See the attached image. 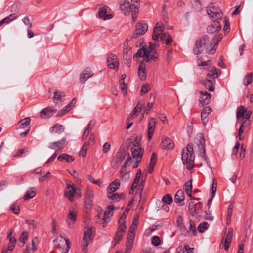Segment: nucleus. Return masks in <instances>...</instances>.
<instances>
[{
    "instance_id": "obj_1",
    "label": "nucleus",
    "mask_w": 253,
    "mask_h": 253,
    "mask_svg": "<svg viewBox=\"0 0 253 253\" xmlns=\"http://www.w3.org/2000/svg\"><path fill=\"white\" fill-rule=\"evenodd\" d=\"M222 37V34H216L211 40L208 35L199 38L193 50L194 53L197 55L206 50L209 54H213Z\"/></svg>"
},
{
    "instance_id": "obj_2",
    "label": "nucleus",
    "mask_w": 253,
    "mask_h": 253,
    "mask_svg": "<svg viewBox=\"0 0 253 253\" xmlns=\"http://www.w3.org/2000/svg\"><path fill=\"white\" fill-rule=\"evenodd\" d=\"M128 147L126 148L121 147L116 153L115 156L111 162V166L114 169H117L121 162L126 158L124 164L121 167L122 169H125L128 166L129 163H131V158L129 153L127 152Z\"/></svg>"
},
{
    "instance_id": "obj_3",
    "label": "nucleus",
    "mask_w": 253,
    "mask_h": 253,
    "mask_svg": "<svg viewBox=\"0 0 253 253\" xmlns=\"http://www.w3.org/2000/svg\"><path fill=\"white\" fill-rule=\"evenodd\" d=\"M251 115V111L247 110L243 106H240L237 109L236 116L238 120L244 119L245 121L241 124L238 131V135L237 138H239V141L244 140V137L242 136L243 133V128L244 127H248L249 123L246 122L247 120H249Z\"/></svg>"
},
{
    "instance_id": "obj_4",
    "label": "nucleus",
    "mask_w": 253,
    "mask_h": 253,
    "mask_svg": "<svg viewBox=\"0 0 253 253\" xmlns=\"http://www.w3.org/2000/svg\"><path fill=\"white\" fill-rule=\"evenodd\" d=\"M192 144L193 143H188L186 148H184L182 152V160L189 170L192 169L194 165L195 155Z\"/></svg>"
},
{
    "instance_id": "obj_5",
    "label": "nucleus",
    "mask_w": 253,
    "mask_h": 253,
    "mask_svg": "<svg viewBox=\"0 0 253 253\" xmlns=\"http://www.w3.org/2000/svg\"><path fill=\"white\" fill-rule=\"evenodd\" d=\"M94 229L93 227H89L84 230L81 241V249L84 253L87 252V247L94 238Z\"/></svg>"
},
{
    "instance_id": "obj_6",
    "label": "nucleus",
    "mask_w": 253,
    "mask_h": 253,
    "mask_svg": "<svg viewBox=\"0 0 253 253\" xmlns=\"http://www.w3.org/2000/svg\"><path fill=\"white\" fill-rule=\"evenodd\" d=\"M53 242L56 244V247L61 253H68L71 247V243L68 238L62 237L54 240Z\"/></svg>"
},
{
    "instance_id": "obj_7",
    "label": "nucleus",
    "mask_w": 253,
    "mask_h": 253,
    "mask_svg": "<svg viewBox=\"0 0 253 253\" xmlns=\"http://www.w3.org/2000/svg\"><path fill=\"white\" fill-rule=\"evenodd\" d=\"M120 10L125 15H129L131 12H138V5L135 3L130 4L128 0H122L120 3Z\"/></svg>"
},
{
    "instance_id": "obj_8",
    "label": "nucleus",
    "mask_w": 253,
    "mask_h": 253,
    "mask_svg": "<svg viewBox=\"0 0 253 253\" xmlns=\"http://www.w3.org/2000/svg\"><path fill=\"white\" fill-rule=\"evenodd\" d=\"M207 12L211 18H215V20H221L223 13L218 7L211 4L207 7Z\"/></svg>"
},
{
    "instance_id": "obj_9",
    "label": "nucleus",
    "mask_w": 253,
    "mask_h": 253,
    "mask_svg": "<svg viewBox=\"0 0 253 253\" xmlns=\"http://www.w3.org/2000/svg\"><path fill=\"white\" fill-rule=\"evenodd\" d=\"M131 151L134 159L141 161L143 154V150L142 149L140 143H133L131 148Z\"/></svg>"
},
{
    "instance_id": "obj_10",
    "label": "nucleus",
    "mask_w": 253,
    "mask_h": 253,
    "mask_svg": "<svg viewBox=\"0 0 253 253\" xmlns=\"http://www.w3.org/2000/svg\"><path fill=\"white\" fill-rule=\"evenodd\" d=\"M148 30V25L144 22H139L136 25V29L132 35L133 38H137L143 35Z\"/></svg>"
},
{
    "instance_id": "obj_11",
    "label": "nucleus",
    "mask_w": 253,
    "mask_h": 253,
    "mask_svg": "<svg viewBox=\"0 0 253 253\" xmlns=\"http://www.w3.org/2000/svg\"><path fill=\"white\" fill-rule=\"evenodd\" d=\"M202 207L201 202L195 204L193 202H191L189 204L188 212L191 216H194L201 212Z\"/></svg>"
},
{
    "instance_id": "obj_12",
    "label": "nucleus",
    "mask_w": 253,
    "mask_h": 253,
    "mask_svg": "<svg viewBox=\"0 0 253 253\" xmlns=\"http://www.w3.org/2000/svg\"><path fill=\"white\" fill-rule=\"evenodd\" d=\"M57 109L52 106H48L41 110L40 117L42 119H47L53 116Z\"/></svg>"
},
{
    "instance_id": "obj_13",
    "label": "nucleus",
    "mask_w": 253,
    "mask_h": 253,
    "mask_svg": "<svg viewBox=\"0 0 253 253\" xmlns=\"http://www.w3.org/2000/svg\"><path fill=\"white\" fill-rule=\"evenodd\" d=\"M205 143H193L192 147L194 148V153H197L200 156L207 160L205 155Z\"/></svg>"
},
{
    "instance_id": "obj_14",
    "label": "nucleus",
    "mask_w": 253,
    "mask_h": 253,
    "mask_svg": "<svg viewBox=\"0 0 253 253\" xmlns=\"http://www.w3.org/2000/svg\"><path fill=\"white\" fill-rule=\"evenodd\" d=\"M93 198V192L91 190L87 189L86 192L84 207L86 209L91 208Z\"/></svg>"
},
{
    "instance_id": "obj_15",
    "label": "nucleus",
    "mask_w": 253,
    "mask_h": 253,
    "mask_svg": "<svg viewBox=\"0 0 253 253\" xmlns=\"http://www.w3.org/2000/svg\"><path fill=\"white\" fill-rule=\"evenodd\" d=\"M156 120L154 118H150L148 124L147 140L150 141L153 135L156 126Z\"/></svg>"
},
{
    "instance_id": "obj_16",
    "label": "nucleus",
    "mask_w": 253,
    "mask_h": 253,
    "mask_svg": "<svg viewBox=\"0 0 253 253\" xmlns=\"http://www.w3.org/2000/svg\"><path fill=\"white\" fill-rule=\"evenodd\" d=\"M77 211L74 210H70L69 213L67 216L66 222L68 224V226L70 228H72L76 220V216Z\"/></svg>"
},
{
    "instance_id": "obj_17",
    "label": "nucleus",
    "mask_w": 253,
    "mask_h": 253,
    "mask_svg": "<svg viewBox=\"0 0 253 253\" xmlns=\"http://www.w3.org/2000/svg\"><path fill=\"white\" fill-rule=\"evenodd\" d=\"M219 20H213L212 23L208 26L207 30L209 33H213L221 29V26Z\"/></svg>"
},
{
    "instance_id": "obj_18",
    "label": "nucleus",
    "mask_w": 253,
    "mask_h": 253,
    "mask_svg": "<svg viewBox=\"0 0 253 253\" xmlns=\"http://www.w3.org/2000/svg\"><path fill=\"white\" fill-rule=\"evenodd\" d=\"M108 66L109 68L114 69L118 68L119 61L116 55L111 54L109 55L107 59Z\"/></svg>"
},
{
    "instance_id": "obj_19",
    "label": "nucleus",
    "mask_w": 253,
    "mask_h": 253,
    "mask_svg": "<svg viewBox=\"0 0 253 253\" xmlns=\"http://www.w3.org/2000/svg\"><path fill=\"white\" fill-rule=\"evenodd\" d=\"M93 75V73L89 68H86L80 74V81L81 83L84 84L87 79L91 77Z\"/></svg>"
},
{
    "instance_id": "obj_20",
    "label": "nucleus",
    "mask_w": 253,
    "mask_h": 253,
    "mask_svg": "<svg viewBox=\"0 0 253 253\" xmlns=\"http://www.w3.org/2000/svg\"><path fill=\"white\" fill-rule=\"evenodd\" d=\"M163 24L161 22H157L154 28V31L152 35V39L155 41H158L159 36L163 31Z\"/></svg>"
},
{
    "instance_id": "obj_21",
    "label": "nucleus",
    "mask_w": 253,
    "mask_h": 253,
    "mask_svg": "<svg viewBox=\"0 0 253 253\" xmlns=\"http://www.w3.org/2000/svg\"><path fill=\"white\" fill-rule=\"evenodd\" d=\"M184 194L182 190H178L174 196V202L179 206H183L185 204Z\"/></svg>"
},
{
    "instance_id": "obj_22",
    "label": "nucleus",
    "mask_w": 253,
    "mask_h": 253,
    "mask_svg": "<svg viewBox=\"0 0 253 253\" xmlns=\"http://www.w3.org/2000/svg\"><path fill=\"white\" fill-rule=\"evenodd\" d=\"M201 96L199 99V102L202 106L208 104L211 99V94L208 93L206 91H201Z\"/></svg>"
},
{
    "instance_id": "obj_23",
    "label": "nucleus",
    "mask_w": 253,
    "mask_h": 253,
    "mask_svg": "<svg viewBox=\"0 0 253 253\" xmlns=\"http://www.w3.org/2000/svg\"><path fill=\"white\" fill-rule=\"evenodd\" d=\"M215 80L213 79H209L208 80H204L201 82V84L210 91H213L214 90V83Z\"/></svg>"
},
{
    "instance_id": "obj_24",
    "label": "nucleus",
    "mask_w": 253,
    "mask_h": 253,
    "mask_svg": "<svg viewBox=\"0 0 253 253\" xmlns=\"http://www.w3.org/2000/svg\"><path fill=\"white\" fill-rule=\"evenodd\" d=\"M75 188L76 187L73 185H71L69 183L67 184V188L65 191L64 195L71 201H72L73 199Z\"/></svg>"
},
{
    "instance_id": "obj_25",
    "label": "nucleus",
    "mask_w": 253,
    "mask_h": 253,
    "mask_svg": "<svg viewBox=\"0 0 253 253\" xmlns=\"http://www.w3.org/2000/svg\"><path fill=\"white\" fill-rule=\"evenodd\" d=\"M146 54L144 61L148 62L150 60L155 61L158 58V54L155 50H146Z\"/></svg>"
},
{
    "instance_id": "obj_26",
    "label": "nucleus",
    "mask_w": 253,
    "mask_h": 253,
    "mask_svg": "<svg viewBox=\"0 0 253 253\" xmlns=\"http://www.w3.org/2000/svg\"><path fill=\"white\" fill-rule=\"evenodd\" d=\"M233 237V229L229 228L228 230V233L226 236L224 243V249L227 251L230 247V245L232 242Z\"/></svg>"
},
{
    "instance_id": "obj_27",
    "label": "nucleus",
    "mask_w": 253,
    "mask_h": 253,
    "mask_svg": "<svg viewBox=\"0 0 253 253\" xmlns=\"http://www.w3.org/2000/svg\"><path fill=\"white\" fill-rule=\"evenodd\" d=\"M146 65L144 61H141L139 63L138 70V74L141 80H145L146 75Z\"/></svg>"
},
{
    "instance_id": "obj_28",
    "label": "nucleus",
    "mask_w": 253,
    "mask_h": 253,
    "mask_svg": "<svg viewBox=\"0 0 253 253\" xmlns=\"http://www.w3.org/2000/svg\"><path fill=\"white\" fill-rule=\"evenodd\" d=\"M120 185V181L118 179H116L113 181L107 188V192L109 194H111L117 190Z\"/></svg>"
},
{
    "instance_id": "obj_29",
    "label": "nucleus",
    "mask_w": 253,
    "mask_h": 253,
    "mask_svg": "<svg viewBox=\"0 0 253 253\" xmlns=\"http://www.w3.org/2000/svg\"><path fill=\"white\" fill-rule=\"evenodd\" d=\"M211 112V108H210L208 106L205 107L202 110V112L201 113V120L202 121V122L204 125H206V124L207 122V118L209 115V114Z\"/></svg>"
},
{
    "instance_id": "obj_30",
    "label": "nucleus",
    "mask_w": 253,
    "mask_h": 253,
    "mask_svg": "<svg viewBox=\"0 0 253 253\" xmlns=\"http://www.w3.org/2000/svg\"><path fill=\"white\" fill-rule=\"evenodd\" d=\"M157 155L155 153H153L150 159V162L149 163L148 168V172L149 173H152L154 169V167L156 164L157 161Z\"/></svg>"
},
{
    "instance_id": "obj_31",
    "label": "nucleus",
    "mask_w": 253,
    "mask_h": 253,
    "mask_svg": "<svg viewBox=\"0 0 253 253\" xmlns=\"http://www.w3.org/2000/svg\"><path fill=\"white\" fill-rule=\"evenodd\" d=\"M74 99H73L70 103H69L65 107H64L62 109H61L56 115V117H60L66 114L68 111L70 110L72 108V105L74 101Z\"/></svg>"
},
{
    "instance_id": "obj_32",
    "label": "nucleus",
    "mask_w": 253,
    "mask_h": 253,
    "mask_svg": "<svg viewBox=\"0 0 253 253\" xmlns=\"http://www.w3.org/2000/svg\"><path fill=\"white\" fill-rule=\"evenodd\" d=\"M36 194V192L35 188H29L25 193V194L24 196V200H28L34 197Z\"/></svg>"
},
{
    "instance_id": "obj_33",
    "label": "nucleus",
    "mask_w": 253,
    "mask_h": 253,
    "mask_svg": "<svg viewBox=\"0 0 253 253\" xmlns=\"http://www.w3.org/2000/svg\"><path fill=\"white\" fill-rule=\"evenodd\" d=\"M64 130V128L63 126L59 124H55L50 129V131L51 133H60L61 132H63Z\"/></svg>"
},
{
    "instance_id": "obj_34",
    "label": "nucleus",
    "mask_w": 253,
    "mask_h": 253,
    "mask_svg": "<svg viewBox=\"0 0 253 253\" xmlns=\"http://www.w3.org/2000/svg\"><path fill=\"white\" fill-rule=\"evenodd\" d=\"M184 190L185 192L186 193L187 195L189 197H191V191L192 188V180H190L187 182H186L184 185Z\"/></svg>"
},
{
    "instance_id": "obj_35",
    "label": "nucleus",
    "mask_w": 253,
    "mask_h": 253,
    "mask_svg": "<svg viewBox=\"0 0 253 253\" xmlns=\"http://www.w3.org/2000/svg\"><path fill=\"white\" fill-rule=\"evenodd\" d=\"M31 119L30 117H26L24 119H21L18 122L19 126L22 128H26L28 125H30Z\"/></svg>"
},
{
    "instance_id": "obj_36",
    "label": "nucleus",
    "mask_w": 253,
    "mask_h": 253,
    "mask_svg": "<svg viewBox=\"0 0 253 253\" xmlns=\"http://www.w3.org/2000/svg\"><path fill=\"white\" fill-rule=\"evenodd\" d=\"M58 160L60 161H65L67 162H71L74 160V158L67 154H62L58 156Z\"/></svg>"
},
{
    "instance_id": "obj_37",
    "label": "nucleus",
    "mask_w": 253,
    "mask_h": 253,
    "mask_svg": "<svg viewBox=\"0 0 253 253\" xmlns=\"http://www.w3.org/2000/svg\"><path fill=\"white\" fill-rule=\"evenodd\" d=\"M141 175V171L140 170H139L135 175V179L131 186V189L132 190H134V189H135L138 186V183L140 181Z\"/></svg>"
},
{
    "instance_id": "obj_38",
    "label": "nucleus",
    "mask_w": 253,
    "mask_h": 253,
    "mask_svg": "<svg viewBox=\"0 0 253 253\" xmlns=\"http://www.w3.org/2000/svg\"><path fill=\"white\" fill-rule=\"evenodd\" d=\"M17 18V16L15 14H11L6 17L0 21V26L3 23H9L11 21L14 20Z\"/></svg>"
},
{
    "instance_id": "obj_39",
    "label": "nucleus",
    "mask_w": 253,
    "mask_h": 253,
    "mask_svg": "<svg viewBox=\"0 0 253 253\" xmlns=\"http://www.w3.org/2000/svg\"><path fill=\"white\" fill-rule=\"evenodd\" d=\"M253 79V73L251 72L249 74H247L243 84L245 86H248L252 82Z\"/></svg>"
},
{
    "instance_id": "obj_40",
    "label": "nucleus",
    "mask_w": 253,
    "mask_h": 253,
    "mask_svg": "<svg viewBox=\"0 0 253 253\" xmlns=\"http://www.w3.org/2000/svg\"><path fill=\"white\" fill-rule=\"evenodd\" d=\"M146 50L144 48H140L138 50L137 52L134 55V58L143 57L144 59L145 58L146 54Z\"/></svg>"
},
{
    "instance_id": "obj_41",
    "label": "nucleus",
    "mask_w": 253,
    "mask_h": 253,
    "mask_svg": "<svg viewBox=\"0 0 253 253\" xmlns=\"http://www.w3.org/2000/svg\"><path fill=\"white\" fill-rule=\"evenodd\" d=\"M209 224L207 222H203L198 226V230L199 232L203 233L208 229Z\"/></svg>"
},
{
    "instance_id": "obj_42",
    "label": "nucleus",
    "mask_w": 253,
    "mask_h": 253,
    "mask_svg": "<svg viewBox=\"0 0 253 253\" xmlns=\"http://www.w3.org/2000/svg\"><path fill=\"white\" fill-rule=\"evenodd\" d=\"M88 143H84L79 152V155L84 157L86 155L87 150L88 149Z\"/></svg>"
},
{
    "instance_id": "obj_43",
    "label": "nucleus",
    "mask_w": 253,
    "mask_h": 253,
    "mask_svg": "<svg viewBox=\"0 0 253 253\" xmlns=\"http://www.w3.org/2000/svg\"><path fill=\"white\" fill-rule=\"evenodd\" d=\"M133 241L127 240L126 244V250L125 251V253H130L131 249L133 247Z\"/></svg>"
},
{
    "instance_id": "obj_44",
    "label": "nucleus",
    "mask_w": 253,
    "mask_h": 253,
    "mask_svg": "<svg viewBox=\"0 0 253 253\" xmlns=\"http://www.w3.org/2000/svg\"><path fill=\"white\" fill-rule=\"evenodd\" d=\"M123 196V194H119V193H113L109 194L108 197L109 198L113 200H119L121 197Z\"/></svg>"
},
{
    "instance_id": "obj_45",
    "label": "nucleus",
    "mask_w": 253,
    "mask_h": 253,
    "mask_svg": "<svg viewBox=\"0 0 253 253\" xmlns=\"http://www.w3.org/2000/svg\"><path fill=\"white\" fill-rule=\"evenodd\" d=\"M162 201L168 205H169L172 203L173 201L172 197L169 194H167L163 197Z\"/></svg>"
},
{
    "instance_id": "obj_46",
    "label": "nucleus",
    "mask_w": 253,
    "mask_h": 253,
    "mask_svg": "<svg viewBox=\"0 0 253 253\" xmlns=\"http://www.w3.org/2000/svg\"><path fill=\"white\" fill-rule=\"evenodd\" d=\"M123 236V233H121L120 231H117L116 235L114 238V241L115 242L113 246H114L117 243H119L120 241L122 239V238Z\"/></svg>"
},
{
    "instance_id": "obj_47",
    "label": "nucleus",
    "mask_w": 253,
    "mask_h": 253,
    "mask_svg": "<svg viewBox=\"0 0 253 253\" xmlns=\"http://www.w3.org/2000/svg\"><path fill=\"white\" fill-rule=\"evenodd\" d=\"M121 222V219H120L118 220V223L120 224V226L118 227L117 231H120V232H121V233H124L125 232V230L126 229L125 222V221H123L122 223Z\"/></svg>"
},
{
    "instance_id": "obj_48",
    "label": "nucleus",
    "mask_w": 253,
    "mask_h": 253,
    "mask_svg": "<svg viewBox=\"0 0 253 253\" xmlns=\"http://www.w3.org/2000/svg\"><path fill=\"white\" fill-rule=\"evenodd\" d=\"M28 148H23L18 150L17 152L13 155V157H21L23 154L28 152Z\"/></svg>"
},
{
    "instance_id": "obj_49",
    "label": "nucleus",
    "mask_w": 253,
    "mask_h": 253,
    "mask_svg": "<svg viewBox=\"0 0 253 253\" xmlns=\"http://www.w3.org/2000/svg\"><path fill=\"white\" fill-rule=\"evenodd\" d=\"M107 6H104L101 8H100L98 11V16L100 18H104L107 13Z\"/></svg>"
},
{
    "instance_id": "obj_50",
    "label": "nucleus",
    "mask_w": 253,
    "mask_h": 253,
    "mask_svg": "<svg viewBox=\"0 0 253 253\" xmlns=\"http://www.w3.org/2000/svg\"><path fill=\"white\" fill-rule=\"evenodd\" d=\"M151 243L155 246H159L161 243V240L159 237L157 236H154L151 238Z\"/></svg>"
},
{
    "instance_id": "obj_51",
    "label": "nucleus",
    "mask_w": 253,
    "mask_h": 253,
    "mask_svg": "<svg viewBox=\"0 0 253 253\" xmlns=\"http://www.w3.org/2000/svg\"><path fill=\"white\" fill-rule=\"evenodd\" d=\"M142 136L141 135H137L134 134L130 137L129 142H140Z\"/></svg>"
},
{
    "instance_id": "obj_52",
    "label": "nucleus",
    "mask_w": 253,
    "mask_h": 253,
    "mask_svg": "<svg viewBox=\"0 0 253 253\" xmlns=\"http://www.w3.org/2000/svg\"><path fill=\"white\" fill-rule=\"evenodd\" d=\"M54 97H53V101L56 104L58 103L59 101H61V93H60L58 91H56L54 93Z\"/></svg>"
},
{
    "instance_id": "obj_53",
    "label": "nucleus",
    "mask_w": 253,
    "mask_h": 253,
    "mask_svg": "<svg viewBox=\"0 0 253 253\" xmlns=\"http://www.w3.org/2000/svg\"><path fill=\"white\" fill-rule=\"evenodd\" d=\"M10 210L12 211L13 213L15 214H18L20 212V208L18 205L16 204H12L10 206Z\"/></svg>"
},
{
    "instance_id": "obj_54",
    "label": "nucleus",
    "mask_w": 253,
    "mask_h": 253,
    "mask_svg": "<svg viewBox=\"0 0 253 253\" xmlns=\"http://www.w3.org/2000/svg\"><path fill=\"white\" fill-rule=\"evenodd\" d=\"M161 147L166 150L172 149L174 147V143H161Z\"/></svg>"
},
{
    "instance_id": "obj_55",
    "label": "nucleus",
    "mask_w": 253,
    "mask_h": 253,
    "mask_svg": "<svg viewBox=\"0 0 253 253\" xmlns=\"http://www.w3.org/2000/svg\"><path fill=\"white\" fill-rule=\"evenodd\" d=\"M205 215L204 218L206 220L212 221L213 219V217L211 215V211L209 209L208 210H206L205 211Z\"/></svg>"
},
{
    "instance_id": "obj_56",
    "label": "nucleus",
    "mask_w": 253,
    "mask_h": 253,
    "mask_svg": "<svg viewBox=\"0 0 253 253\" xmlns=\"http://www.w3.org/2000/svg\"><path fill=\"white\" fill-rule=\"evenodd\" d=\"M210 74L212 76V79L214 80L215 78H217L218 77V73L217 71V69L213 67L211 69V70L209 72Z\"/></svg>"
},
{
    "instance_id": "obj_57",
    "label": "nucleus",
    "mask_w": 253,
    "mask_h": 253,
    "mask_svg": "<svg viewBox=\"0 0 253 253\" xmlns=\"http://www.w3.org/2000/svg\"><path fill=\"white\" fill-rule=\"evenodd\" d=\"M151 87L150 85L148 84H145L142 86L141 89V94L143 95L147 92L150 90Z\"/></svg>"
},
{
    "instance_id": "obj_58",
    "label": "nucleus",
    "mask_w": 253,
    "mask_h": 253,
    "mask_svg": "<svg viewBox=\"0 0 253 253\" xmlns=\"http://www.w3.org/2000/svg\"><path fill=\"white\" fill-rule=\"evenodd\" d=\"M195 142H205L206 140L204 138V135L201 133H198L195 139Z\"/></svg>"
},
{
    "instance_id": "obj_59",
    "label": "nucleus",
    "mask_w": 253,
    "mask_h": 253,
    "mask_svg": "<svg viewBox=\"0 0 253 253\" xmlns=\"http://www.w3.org/2000/svg\"><path fill=\"white\" fill-rule=\"evenodd\" d=\"M28 238V233L26 232H23L20 236L19 240L21 242L23 243L24 245L27 239Z\"/></svg>"
},
{
    "instance_id": "obj_60",
    "label": "nucleus",
    "mask_w": 253,
    "mask_h": 253,
    "mask_svg": "<svg viewBox=\"0 0 253 253\" xmlns=\"http://www.w3.org/2000/svg\"><path fill=\"white\" fill-rule=\"evenodd\" d=\"M124 169H122L121 170V177L122 179L125 180V181L128 180L129 179V172H123Z\"/></svg>"
},
{
    "instance_id": "obj_61",
    "label": "nucleus",
    "mask_w": 253,
    "mask_h": 253,
    "mask_svg": "<svg viewBox=\"0 0 253 253\" xmlns=\"http://www.w3.org/2000/svg\"><path fill=\"white\" fill-rule=\"evenodd\" d=\"M143 106V104H141V106H139V105H137L133 109L131 114L134 116H137L138 113L141 111L142 108Z\"/></svg>"
},
{
    "instance_id": "obj_62",
    "label": "nucleus",
    "mask_w": 253,
    "mask_h": 253,
    "mask_svg": "<svg viewBox=\"0 0 253 253\" xmlns=\"http://www.w3.org/2000/svg\"><path fill=\"white\" fill-rule=\"evenodd\" d=\"M23 22L24 24L28 26V28H31L32 27V24L30 22V19L28 17L26 16L24 17L22 19Z\"/></svg>"
},
{
    "instance_id": "obj_63",
    "label": "nucleus",
    "mask_w": 253,
    "mask_h": 253,
    "mask_svg": "<svg viewBox=\"0 0 253 253\" xmlns=\"http://www.w3.org/2000/svg\"><path fill=\"white\" fill-rule=\"evenodd\" d=\"M116 209L113 205H109L107 206L106 211L104 212V216H106L109 215L114 210Z\"/></svg>"
},
{
    "instance_id": "obj_64",
    "label": "nucleus",
    "mask_w": 253,
    "mask_h": 253,
    "mask_svg": "<svg viewBox=\"0 0 253 253\" xmlns=\"http://www.w3.org/2000/svg\"><path fill=\"white\" fill-rule=\"evenodd\" d=\"M51 174L49 172H48L45 175L41 176L39 178V181L40 182H42L45 179L51 178Z\"/></svg>"
}]
</instances>
